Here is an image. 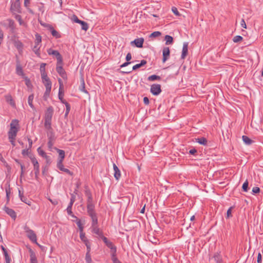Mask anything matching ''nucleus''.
I'll list each match as a JSON object with an SVG mask.
<instances>
[{
    "label": "nucleus",
    "mask_w": 263,
    "mask_h": 263,
    "mask_svg": "<svg viewBox=\"0 0 263 263\" xmlns=\"http://www.w3.org/2000/svg\"><path fill=\"white\" fill-rule=\"evenodd\" d=\"M90 217L92 220L91 228H95L96 227H99L97 215L91 216Z\"/></svg>",
    "instance_id": "nucleus-24"
},
{
    "label": "nucleus",
    "mask_w": 263,
    "mask_h": 263,
    "mask_svg": "<svg viewBox=\"0 0 263 263\" xmlns=\"http://www.w3.org/2000/svg\"><path fill=\"white\" fill-rule=\"evenodd\" d=\"M80 83H81V84H80V87H79V89L82 91V92H84L86 93H88V92L85 89V82H84V80L83 78H82L80 80Z\"/></svg>",
    "instance_id": "nucleus-30"
},
{
    "label": "nucleus",
    "mask_w": 263,
    "mask_h": 263,
    "mask_svg": "<svg viewBox=\"0 0 263 263\" xmlns=\"http://www.w3.org/2000/svg\"><path fill=\"white\" fill-rule=\"evenodd\" d=\"M162 62L164 63L166 62V60L168 59L170 55V50L169 48L167 47H164L162 51Z\"/></svg>",
    "instance_id": "nucleus-14"
},
{
    "label": "nucleus",
    "mask_w": 263,
    "mask_h": 263,
    "mask_svg": "<svg viewBox=\"0 0 263 263\" xmlns=\"http://www.w3.org/2000/svg\"><path fill=\"white\" fill-rule=\"evenodd\" d=\"M46 65V64L45 63H42L41 64V66H40V72H41V73H45L46 72V71H45Z\"/></svg>",
    "instance_id": "nucleus-57"
},
{
    "label": "nucleus",
    "mask_w": 263,
    "mask_h": 263,
    "mask_svg": "<svg viewBox=\"0 0 263 263\" xmlns=\"http://www.w3.org/2000/svg\"><path fill=\"white\" fill-rule=\"evenodd\" d=\"M161 34V33L160 32L155 31L150 34L149 37H158V36H160Z\"/></svg>",
    "instance_id": "nucleus-50"
},
{
    "label": "nucleus",
    "mask_w": 263,
    "mask_h": 263,
    "mask_svg": "<svg viewBox=\"0 0 263 263\" xmlns=\"http://www.w3.org/2000/svg\"><path fill=\"white\" fill-rule=\"evenodd\" d=\"M147 80L149 81H154L156 80H160L161 77L159 76L153 74L148 77Z\"/></svg>",
    "instance_id": "nucleus-36"
},
{
    "label": "nucleus",
    "mask_w": 263,
    "mask_h": 263,
    "mask_svg": "<svg viewBox=\"0 0 263 263\" xmlns=\"http://www.w3.org/2000/svg\"><path fill=\"white\" fill-rule=\"evenodd\" d=\"M7 21L8 22V26L11 29V30H14L15 28V23L13 20L11 19H8Z\"/></svg>",
    "instance_id": "nucleus-41"
},
{
    "label": "nucleus",
    "mask_w": 263,
    "mask_h": 263,
    "mask_svg": "<svg viewBox=\"0 0 263 263\" xmlns=\"http://www.w3.org/2000/svg\"><path fill=\"white\" fill-rule=\"evenodd\" d=\"M29 252L30 254V263H38L36 254L30 248H29Z\"/></svg>",
    "instance_id": "nucleus-16"
},
{
    "label": "nucleus",
    "mask_w": 263,
    "mask_h": 263,
    "mask_svg": "<svg viewBox=\"0 0 263 263\" xmlns=\"http://www.w3.org/2000/svg\"><path fill=\"white\" fill-rule=\"evenodd\" d=\"M16 73L18 76H23L24 75V72L22 69V67H21L19 61L17 62V64L16 65Z\"/></svg>",
    "instance_id": "nucleus-27"
},
{
    "label": "nucleus",
    "mask_w": 263,
    "mask_h": 263,
    "mask_svg": "<svg viewBox=\"0 0 263 263\" xmlns=\"http://www.w3.org/2000/svg\"><path fill=\"white\" fill-rule=\"evenodd\" d=\"M243 40V37L240 35L235 36L233 39V41L234 43H238L241 41Z\"/></svg>",
    "instance_id": "nucleus-46"
},
{
    "label": "nucleus",
    "mask_w": 263,
    "mask_h": 263,
    "mask_svg": "<svg viewBox=\"0 0 263 263\" xmlns=\"http://www.w3.org/2000/svg\"><path fill=\"white\" fill-rule=\"evenodd\" d=\"M195 141L200 144L203 145H206L208 144V140L204 137L198 138L195 139Z\"/></svg>",
    "instance_id": "nucleus-26"
},
{
    "label": "nucleus",
    "mask_w": 263,
    "mask_h": 263,
    "mask_svg": "<svg viewBox=\"0 0 263 263\" xmlns=\"http://www.w3.org/2000/svg\"><path fill=\"white\" fill-rule=\"evenodd\" d=\"M172 10L173 11V12L177 16H180V13L179 12V11H178V9L177 8H176L175 7H173L172 8Z\"/></svg>",
    "instance_id": "nucleus-59"
},
{
    "label": "nucleus",
    "mask_w": 263,
    "mask_h": 263,
    "mask_svg": "<svg viewBox=\"0 0 263 263\" xmlns=\"http://www.w3.org/2000/svg\"><path fill=\"white\" fill-rule=\"evenodd\" d=\"M53 112L54 110L52 106L48 107L45 111L44 116V127L47 130H52V128L51 127V120Z\"/></svg>",
    "instance_id": "nucleus-1"
},
{
    "label": "nucleus",
    "mask_w": 263,
    "mask_h": 263,
    "mask_svg": "<svg viewBox=\"0 0 263 263\" xmlns=\"http://www.w3.org/2000/svg\"><path fill=\"white\" fill-rule=\"evenodd\" d=\"M24 230L29 240L33 243H36L37 237L35 232L27 226L24 227Z\"/></svg>",
    "instance_id": "nucleus-4"
},
{
    "label": "nucleus",
    "mask_w": 263,
    "mask_h": 263,
    "mask_svg": "<svg viewBox=\"0 0 263 263\" xmlns=\"http://www.w3.org/2000/svg\"><path fill=\"white\" fill-rule=\"evenodd\" d=\"M257 263L262 262V255L260 252H259L257 255Z\"/></svg>",
    "instance_id": "nucleus-63"
},
{
    "label": "nucleus",
    "mask_w": 263,
    "mask_h": 263,
    "mask_svg": "<svg viewBox=\"0 0 263 263\" xmlns=\"http://www.w3.org/2000/svg\"><path fill=\"white\" fill-rule=\"evenodd\" d=\"M6 101L7 103H9L10 105L13 107L15 106V103L14 101L13 100L11 95H7L5 96Z\"/></svg>",
    "instance_id": "nucleus-28"
},
{
    "label": "nucleus",
    "mask_w": 263,
    "mask_h": 263,
    "mask_svg": "<svg viewBox=\"0 0 263 263\" xmlns=\"http://www.w3.org/2000/svg\"><path fill=\"white\" fill-rule=\"evenodd\" d=\"M33 98L34 95L33 94L29 95L28 98V103L29 105L30 106V107L32 108V109L34 108V105L33 104Z\"/></svg>",
    "instance_id": "nucleus-35"
},
{
    "label": "nucleus",
    "mask_w": 263,
    "mask_h": 263,
    "mask_svg": "<svg viewBox=\"0 0 263 263\" xmlns=\"http://www.w3.org/2000/svg\"><path fill=\"white\" fill-rule=\"evenodd\" d=\"M11 5L10 7V11L13 14L21 13L22 9L21 7V3L16 2H11Z\"/></svg>",
    "instance_id": "nucleus-7"
},
{
    "label": "nucleus",
    "mask_w": 263,
    "mask_h": 263,
    "mask_svg": "<svg viewBox=\"0 0 263 263\" xmlns=\"http://www.w3.org/2000/svg\"><path fill=\"white\" fill-rule=\"evenodd\" d=\"M58 82L59 83V90L58 94L59 99L62 103L65 104V103L68 102L64 99V85L61 79H58Z\"/></svg>",
    "instance_id": "nucleus-5"
},
{
    "label": "nucleus",
    "mask_w": 263,
    "mask_h": 263,
    "mask_svg": "<svg viewBox=\"0 0 263 263\" xmlns=\"http://www.w3.org/2000/svg\"><path fill=\"white\" fill-rule=\"evenodd\" d=\"M260 192V189L257 186H255L252 189L253 194H257Z\"/></svg>",
    "instance_id": "nucleus-61"
},
{
    "label": "nucleus",
    "mask_w": 263,
    "mask_h": 263,
    "mask_svg": "<svg viewBox=\"0 0 263 263\" xmlns=\"http://www.w3.org/2000/svg\"><path fill=\"white\" fill-rule=\"evenodd\" d=\"M71 20H72L74 22L79 23V24H80L81 23V22L82 21L81 20H79L78 18V17L76 15H72V16L71 17Z\"/></svg>",
    "instance_id": "nucleus-58"
},
{
    "label": "nucleus",
    "mask_w": 263,
    "mask_h": 263,
    "mask_svg": "<svg viewBox=\"0 0 263 263\" xmlns=\"http://www.w3.org/2000/svg\"><path fill=\"white\" fill-rule=\"evenodd\" d=\"M76 223H77L78 227H79V230H80V233H82V232H83L84 227L82 226V224L81 223V220L79 219L78 218H76Z\"/></svg>",
    "instance_id": "nucleus-38"
},
{
    "label": "nucleus",
    "mask_w": 263,
    "mask_h": 263,
    "mask_svg": "<svg viewBox=\"0 0 263 263\" xmlns=\"http://www.w3.org/2000/svg\"><path fill=\"white\" fill-rule=\"evenodd\" d=\"M66 106V111H65V116H67L70 110V105L68 103H65Z\"/></svg>",
    "instance_id": "nucleus-54"
},
{
    "label": "nucleus",
    "mask_w": 263,
    "mask_h": 263,
    "mask_svg": "<svg viewBox=\"0 0 263 263\" xmlns=\"http://www.w3.org/2000/svg\"><path fill=\"white\" fill-rule=\"evenodd\" d=\"M106 246L110 250V255H114L117 254V247L113 244L112 242L109 241Z\"/></svg>",
    "instance_id": "nucleus-17"
},
{
    "label": "nucleus",
    "mask_w": 263,
    "mask_h": 263,
    "mask_svg": "<svg viewBox=\"0 0 263 263\" xmlns=\"http://www.w3.org/2000/svg\"><path fill=\"white\" fill-rule=\"evenodd\" d=\"M63 161H61V160H58L57 163V167L61 171L64 168Z\"/></svg>",
    "instance_id": "nucleus-45"
},
{
    "label": "nucleus",
    "mask_w": 263,
    "mask_h": 263,
    "mask_svg": "<svg viewBox=\"0 0 263 263\" xmlns=\"http://www.w3.org/2000/svg\"><path fill=\"white\" fill-rule=\"evenodd\" d=\"M80 24H81V28L82 29L85 30V31H86L88 30V24L86 22L83 21H82L81 22V23H80Z\"/></svg>",
    "instance_id": "nucleus-43"
},
{
    "label": "nucleus",
    "mask_w": 263,
    "mask_h": 263,
    "mask_svg": "<svg viewBox=\"0 0 263 263\" xmlns=\"http://www.w3.org/2000/svg\"><path fill=\"white\" fill-rule=\"evenodd\" d=\"M57 152L59 153V159L58 160H61V161H63L65 158V151L60 149H57Z\"/></svg>",
    "instance_id": "nucleus-33"
},
{
    "label": "nucleus",
    "mask_w": 263,
    "mask_h": 263,
    "mask_svg": "<svg viewBox=\"0 0 263 263\" xmlns=\"http://www.w3.org/2000/svg\"><path fill=\"white\" fill-rule=\"evenodd\" d=\"M242 189L244 192H247L249 190V182L248 180H246L242 186Z\"/></svg>",
    "instance_id": "nucleus-44"
},
{
    "label": "nucleus",
    "mask_w": 263,
    "mask_h": 263,
    "mask_svg": "<svg viewBox=\"0 0 263 263\" xmlns=\"http://www.w3.org/2000/svg\"><path fill=\"white\" fill-rule=\"evenodd\" d=\"M242 139L243 142L247 145H251L254 142L252 140H251L249 137H248L247 136H242Z\"/></svg>",
    "instance_id": "nucleus-32"
},
{
    "label": "nucleus",
    "mask_w": 263,
    "mask_h": 263,
    "mask_svg": "<svg viewBox=\"0 0 263 263\" xmlns=\"http://www.w3.org/2000/svg\"><path fill=\"white\" fill-rule=\"evenodd\" d=\"M85 195L87 197V202L93 201V198L90 190L89 189L88 186H85Z\"/></svg>",
    "instance_id": "nucleus-21"
},
{
    "label": "nucleus",
    "mask_w": 263,
    "mask_h": 263,
    "mask_svg": "<svg viewBox=\"0 0 263 263\" xmlns=\"http://www.w3.org/2000/svg\"><path fill=\"white\" fill-rule=\"evenodd\" d=\"M50 91H51V90L46 89V91L44 92V96H43L44 99L45 100H46L47 99L48 97H49V96L50 95Z\"/></svg>",
    "instance_id": "nucleus-56"
},
{
    "label": "nucleus",
    "mask_w": 263,
    "mask_h": 263,
    "mask_svg": "<svg viewBox=\"0 0 263 263\" xmlns=\"http://www.w3.org/2000/svg\"><path fill=\"white\" fill-rule=\"evenodd\" d=\"M41 76L43 82H44V81H46L50 80L49 78L48 77L46 72L41 73Z\"/></svg>",
    "instance_id": "nucleus-51"
},
{
    "label": "nucleus",
    "mask_w": 263,
    "mask_h": 263,
    "mask_svg": "<svg viewBox=\"0 0 263 263\" xmlns=\"http://www.w3.org/2000/svg\"><path fill=\"white\" fill-rule=\"evenodd\" d=\"M233 209V206H231L227 211V218H229L232 216V210Z\"/></svg>",
    "instance_id": "nucleus-55"
},
{
    "label": "nucleus",
    "mask_w": 263,
    "mask_h": 263,
    "mask_svg": "<svg viewBox=\"0 0 263 263\" xmlns=\"http://www.w3.org/2000/svg\"><path fill=\"white\" fill-rule=\"evenodd\" d=\"M71 197H70V201L69 203L73 204L74 202L76 200V195H74V194H70Z\"/></svg>",
    "instance_id": "nucleus-60"
},
{
    "label": "nucleus",
    "mask_w": 263,
    "mask_h": 263,
    "mask_svg": "<svg viewBox=\"0 0 263 263\" xmlns=\"http://www.w3.org/2000/svg\"><path fill=\"white\" fill-rule=\"evenodd\" d=\"M213 258L216 263L223 262L222 255H221V253L220 252L215 253L213 256Z\"/></svg>",
    "instance_id": "nucleus-20"
},
{
    "label": "nucleus",
    "mask_w": 263,
    "mask_h": 263,
    "mask_svg": "<svg viewBox=\"0 0 263 263\" xmlns=\"http://www.w3.org/2000/svg\"><path fill=\"white\" fill-rule=\"evenodd\" d=\"M85 260L86 263H91L92 260L90 253L86 252L85 256Z\"/></svg>",
    "instance_id": "nucleus-47"
},
{
    "label": "nucleus",
    "mask_w": 263,
    "mask_h": 263,
    "mask_svg": "<svg viewBox=\"0 0 263 263\" xmlns=\"http://www.w3.org/2000/svg\"><path fill=\"white\" fill-rule=\"evenodd\" d=\"M72 205H73V204L69 203V204L67 208V209H66L67 214L69 215H70L72 217H73L74 218H77V217L76 216L74 215H73L72 213Z\"/></svg>",
    "instance_id": "nucleus-31"
},
{
    "label": "nucleus",
    "mask_w": 263,
    "mask_h": 263,
    "mask_svg": "<svg viewBox=\"0 0 263 263\" xmlns=\"http://www.w3.org/2000/svg\"><path fill=\"white\" fill-rule=\"evenodd\" d=\"M25 84L28 88H31L32 87L30 80L27 77L25 78Z\"/></svg>",
    "instance_id": "nucleus-53"
},
{
    "label": "nucleus",
    "mask_w": 263,
    "mask_h": 263,
    "mask_svg": "<svg viewBox=\"0 0 263 263\" xmlns=\"http://www.w3.org/2000/svg\"><path fill=\"white\" fill-rule=\"evenodd\" d=\"M4 211L5 212L9 215L13 219L15 220L16 218V214L15 212L13 210L11 209L7 206L4 207Z\"/></svg>",
    "instance_id": "nucleus-15"
},
{
    "label": "nucleus",
    "mask_w": 263,
    "mask_h": 263,
    "mask_svg": "<svg viewBox=\"0 0 263 263\" xmlns=\"http://www.w3.org/2000/svg\"><path fill=\"white\" fill-rule=\"evenodd\" d=\"M49 131L47 133V136L48 138V141H54L55 140L54 134L53 132V130H48Z\"/></svg>",
    "instance_id": "nucleus-34"
},
{
    "label": "nucleus",
    "mask_w": 263,
    "mask_h": 263,
    "mask_svg": "<svg viewBox=\"0 0 263 263\" xmlns=\"http://www.w3.org/2000/svg\"><path fill=\"white\" fill-rule=\"evenodd\" d=\"M111 259L113 263H122L117 257V254L111 255Z\"/></svg>",
    "instance_id": "nucleus-49"
},
{
    "label": "nucleus",
    "mask_w": 263,
    "mask_h": 263,
    "mask_svg": "<svg viewBox=\"0 0 263 263\" xmlns=\"http://www.w3.org/2000/svg\"><path fill=\"white\" fill-rule=\"evenodd\" d=\"M6 193V198L7 202H9L10 200V195L11 194V188L10 187V184H8V186L5 189Z\"/></svg>",
    "instance_id": "nucleus-39"
},
{
    "label": "nucleus",
    "mask_w": 263,
    "mask_h": 263,
    "mask_svg": "<svg viewBox=\"0 0 263 263\" xmlns=\"http://www.w3.org/2000/svg\"><path fill=\"white\" fill-rule=\"evenodd\" d=\"M14 45L17 49L20 54H22L23 50V44L21 41L16 40L14 42Z\"/></svg>",
    "instance_id": "nucleus-19"
},
{
    "label": "nucleus",
    "mask_w": 263,
    "mask_h": 263,
    "mask_svg": "<svg viewBox=\"0 0 263 263\" xmlns=\"http://www.w3.org/2000/svg\"><path fill=\"white\" fill-rule=\"evenodd\" d=\"M30 159L33 165L35 178L38 180L39 175L40 174V165L37 159L34 157H30Z\"/></svg>",
    "instance_id": "nucleus-6"
},
{
    "label": "nucleus",
    "mask_w": 263,
    "mask_h": 263,
    "mask_svg": "<svg viewBox=\"0 0 263 263\" xmlns=\"http://www.w3.org/2000/svg\"><path fill=\"white\" fill-rule=\"evenodd\" d=\"M15 18L18 22L20 25H22L24 24V21L22 18V16L19 14H16L15 15Z\"/></svg>",
    "instance_id": "nucleus-48"
},
{
    "label": "nucleus",
    "mask_w": 263,
    "mask_h": 263,
    "mask_svg": "<svg viewBox=\"0 0 263 263\" xmlns=\"http://www.w3.org/2000/svg\"><path fill=\"white\" fill-rule=\"evenodd\" d=\"M62 171L66 173V174L70 176H72L73 175V173L72 172H71L67 168H65V167Z\"/></svg>",
    "instance_id": "nucleus-64"
},
{
    "label": "nucleus",
    "mask_w": 263,
    "mask_h": 263,
    "mask_svg": "<svg viewBox=\"0 0 263 263\" xmlns=\"http://www.w3.org/2000/svg\"><path fill=\"white\" fill-rule=\"evenodd\" d=\"M1 249H2V250L3 251V254H4V257L6 258V257H9V255L8 254V251L7 250V249L3 246H1Z\"/></svg>",
    "instance_id": "nucleus-52"
},
{
    "label": "nucleus",
    "mask_w": 263,
    "mask_h": 263,
    "mask_svg": "<svg viewBox=\"0 0 263 263\" xmlns=\"http://www.w3.org/2000/svg\"><path fill=\"white\" fill-rule=\"evenodd\" d=\"M188 54V43H183L181 59L184 60Z\"/></svg>",
    "instance_id": "nucleus-18"
},
{
    "label": "nucleus",
    "mask_w": 263,
    "mask_h": 263,
    "mask_svg": "<svg viewBox=\"0 0 263 263\" xmlns=\"http://www.w3.org/2000/svg\"><path fill=\"white\" fill-rule=\"evenodd\" d=\"M18 195L22 201L24 202V203L27 204L29 205H31V201H30L29 200H28V199L23 195V191L22 192L21 191L19 190Z\"/></svg>",
    "instance_id": "nucleus-23"
},
{
    "label": "nucleus",
    "mask_w": 263,
    "mask_h": 263,
    "mask_svg": "<svg viewBox=\"0 0 263 263\" xmlns=\"http://www.w3.org/2000/svg\"><path fill=\"white\" fill-rule=\"evenodd\" d=\"M113 168L114 171V177L117 180H118L121 177L120 171L115 163L113 164Z\"/></svg>",
    "instance_id": "nucleus-22"
},
{
    "label": "nucleus",
    "mask_w": 263,
    "mask_h": 263,
    "mask_svg": "<svg viewBox=\"0 0 263 263\" xmlns=\"http://www.w3.org/2000/svg\"><path fill=\"white\" fill-rule=\"evenodd\" d=\"M37 151L40 156L46 159V164L49 165L52 162L50 157L47 155L46 153L40 147L37 149Z\"/></svg>",
    "instance_id": "nucleus-12"
},
{
    "label": "nucleus",
    "mask_w": 263,
    "mask_h": 263,
    "mask_svg": "<svg viewBox=\"0 0 263 263\" xmlns=\"http://www.w3.org/2000/svg\"><path fill=\"white\" fill-rule=\"evenodd\" d=\"M56 71L64 80L67 79L66 72L63 67V63H57Z\"/></svg>",
    "instance_id": "nucleus-8"
},
{
    "label": "nucleus",
    "mask_w": 263,
    "mask_h": 263,
    "mask_svg": "<svg viewBox=\"0 0 263 263\" xmlns=\"http://www.w3.org/2000/svg\"><path fill=\"white\" fill-rule=\"evenodd\" d=\"M91 229L92 232L97 235L99 237H100L103 234V231L99 228V227H96L95 228Z\"/></svg>",
    "instance_id": "nucleus-25"
},
{
    "label": "nucleus",
    "mask_w": 263,
    "mask_h": 263,
    "mask_svg": "<svg viewBox=\"0 0 263 263\" xmlns=\"http://www.w3.org/2000/svg\"><path fill=\"white\" fill-rule=\"evenodd\" d=\"M80 237L81 240L84 243H86L89 241L88 239L85 236V234L84 232H82L80 233Z\"/></svg>",
    "instance_id": "nucleus-40"
},
{
    "label": "nucleus",
    "mask_w": 263,
    "mask_h": 263,
    "mask_svg": "<svg viewBox=\"0 0 263 263\" xmlns=\"http://www.w3.org/2000/svg\"><path fill=\"white\" fill-rule=\"evenodd\" d=\"M49 29L53 36L57 39L61 37L60 33L57 31H56L52 26H50Z\"/></svg>",
    "instance_id": "nucleus-29"
},
{
    "label": "nucleus",
    "mask_w": 263,
    "mask_h": 263,
    "mask_svg": "<svg viewBox=\"0 0 263 263\" xmlns=\"http://www.w3.org/2000/svg\"><path fill=\"white\" fill-rule=\"evenodd\" d=\"M150 91L154 96L159 95L162 91L161 85L158 84H152L151 86Z\"/></svg>",
    "instance_id": "nucleus-11"
},
{
    "label": "nucleus",
    "mask_w": 263,
    "mask_h": 263,
    "mask_svg": "<svg viewBox=\"0 0 263 263\" xmlns=\"http://www.w3.org/2000/svg\"><path fill=\"white\" fill-rule=\"evenodd\" d=\"M35 45L33 48V51L35 54L38 57H40V44L42 42V36L37 33L35 34Z\"/></svg>",
    "instance_id": "nucleus-3"
},
{
    "label": "nucleus",
    "mask_w": 263,
    "mask_h": 263,
    "mask_svg": "<svg viewBox=\"0 0 263 263\" xmlns=\"http://www.w3.org/2000/svg\"><path fill=\"white\" fill-rule=\"evenodd\" d=\"M144 42V39L143 37L137 38L131 42L132 45H135L138 48L143 47V44Z\"/></svg>",
    "instance_id": "nucleus-13"
},
{
    "label": "nucleus",
    "mask_w": 263,
    "mask_h": 263,
    "mask_svg": "<svg viewBox=\"0 0 263 263\" xmlns=\"http://www.w3.org/2000/svg\"><path fill=\"white\" fill-rule=\"evenodd\" d=\"M47 53L49 55H53L55 57L57 62L59 63H63V58L61 54L58 50H53L51 48H49L47 50Z\"/></svg>",
    "instance_id": "nucleus-9"
},
{
    "label": "nucleus",
    "mask_w": 263,
    "mask_h": 263,
    "mask_svg": "<svg viewBox=\"0 0 263 263\" xmlns=\"http://www.w3.org/2000/svg\"><path fill=\"white\" fill-rule=\"evenodd\" d=\"M10 128L8 133V139H15L18 131V121L13 120L10 123Z\"/></svg>",
    "instance_id": "nucleus-2"
},
{
    "label": "nucleus",
    "mask_w": 263,
    "mask_h": 263,
    "mask_svg": "<svg viewBox=\"0 0 263 263\" xmlns=\"http://www.w3.org/2000/svg\"><path fill=\"white\" fill-rule=\"evenodd\" d=\"M86 249H87V252L90 253L91 251V246L89 241L86 242L85 243Z\"/></svg>",
    "instance_id": "nucleus-62"
},
{
    "label": "nucleus",
    "mask_w": 263,
    "mask_h": 263,
    "mask_svg": "<svg viewBox=\"0 0 263 263\" xmlns=\"http://www.w3.org/2000/svg\"><path fill=\"white\" fill-rule=\"evenodd\" d=\"M165 44L166 45L172 44L173 43V38L172 36L166 35L165 36Z\"/></svg>",
    "instance_id": "nucleus-37"
},
{
    "label": "nucleus",
    "mask_w": 263,
    "mask_h": 263,
    "mask_svg": "<svg viewBox=\"0 0 263 263\" xmlns=\"http://www.w3.org/2000/svg\"><path fill=\"white\" fill-rule=\"evenodd\" d=\"M44 84V85L46 87V89L47 90H51V82L50 80L44 81V82H43Z\"/></svg>",
    "instance_id": "nucleus-42"
},
{
    "label": "nucleus",
    "mask_w": 263,
    "mask_h": 263,
    "mask_svg": "<svg viewBox=\"0 0 263 263\" xmlns=\"http://www.w3.org/2000/svg\"><path fill=\"white\" fill-rule=\"evenodd\" d=\"M95 205L92 201L87 202V212L89 216L97 215L95 210Z\"/></svg>",
    "instance_id": "nucleus-10"
}]
</instances>
